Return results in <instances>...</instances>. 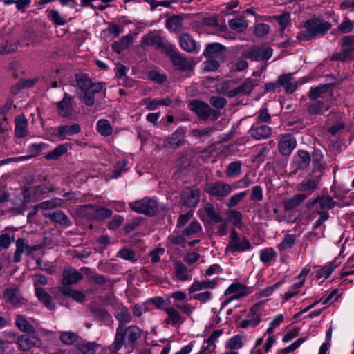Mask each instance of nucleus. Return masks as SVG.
<instances>
[{
  "label": "nucleus",
  "mask_w": 354,
  "mask_h": 354,
  "mask_svg": "<svg viewBox=\"0 0 354 354\" xmlns=\"http://www.w3.org/2000/svg\"><path fill=\"white\" fill-rule=\"evenodd\" d=\"M142 330L136 326H125L119 324L116 328L115 340L112 344L115 352L121 349L123 346L133 348L136 341L141 337Z\"/></svg>",
  "instance_id": "1"
},
{
  "label": "nucleus",
  "mask_w": 354,
  "mask_h": 354,
  "mask_svg": "<svg viewBox=\"0 0 354 354\" xmlns=\"http://www.w3.org/2000/svg\"><path fill=\"white\" fill-rule=\"evenodd\" d=\"M305 31H300L297 35V39L307 41L311 37L324 35L330 28V24L320 18H313L304 25Z\"/></svg>",
  "instance_id": "2"
},
{
  "label": "nucleus",
  "mask_w": 354,
  "mask_h": 354,
  "mask_svg": "<svg viewBox=\"0 0 354 354\" xmlns=\"http://www.w3.org/2000/svg\"><path fill=\"white\" fill-rule=\"evenodd\" d=\"M129 205L135 212L147 216H153L158 208L157 201L147 197L129 203Z\"/></svg>",
  "instance_id": "3"
},
{
  "label": "nucleus",
  "mask_w": 354,
  "mask_h": 354,
  "mask_svg": "<svg viewBox=\"0 0 354 354\" xmlns=\"http://www.w3.org/2000/svg\"><path fill=\"white\" fill-rule=\"evenodd\" d=\"M340 44L341 50L335 53L332 59L344 62L354 58V36L345 37Z\"/></svg>",
  "instance_id": "4"
},
{
  "label": "nucleus",
  "mask_w": 354,
  "mask_h": 354,
  "mask_svg": "<svg viewBox=\"0 0 354 354\" xmlns=\"http://www.w3.org/2000/svg\"><path fill=\"white\" fill-rule=\"evenodd\" d=\"M204 189L207 193L218 199L227 196L232 191V187L229 184L222 181L207 183Z\"/></svg>",
  "instance_id": "5"
},
{
  "label": "nucleus",
  "mask_w": 354,
  "mask_h": 354,
  "mask_svg": "<svg viewBox=\"0 0 354 354\" xmlns=\"http://www.w3.org/2000/svg\"><path fill=\"white\" fill-rule=\"evenodd\" d=\"M16 344L20 351L27 352L33 348H40L42 342L35 335H21L17 337Z\"/></svg>",
  "instance_id": "6"
},
{
  "label": "nucleus",
  "mask_w": 354,
  "mask_h": 354,
  "mask_svg": "<svg viewBox=\"0 0 354 354\" xmlns=\"http://www.w3.org/2000/svg\"><path fill=\"white\" fill-rule=\"evenodd\" d=\"M198 215L204 223L208 224L223 221V218L215 212L214 206L209 203L205 204L203 208L198 211Z\"/></svg>",
  "instance_id": "7"
},
{
  "label": "nucleus",
  "mask_w": 354,
  "mask_h": 354,
  "mask_svg": "<svg viewBox=\"0 0 354 354\" xmlns=\"http://www.w3.org/2000/svg\"><path fill=\"white\" fill-rule=\"evenodd\" d=\"M272 48L268 46H255L248 53V57L256 62L266 61L272 57Z\"/></svg>",
  "instance_id": "8"
},
{
  "label": "nucleus",
  "mask_w": 354,
  "mask_h": 354,
  "mask_svg": "<svg viewBox=\"0 0 354 354\" xmlns=\"http://www.w3.org/2000/svg\"><path fill=\"white\" fill-rule=\"evenodd\" d=\"M256 85L257 82L254 79L250 77L247 78L240 86L234 89L230 90L227 92V95L230 97H232L239 95H243L249 94Z\"/></svg>",
  "instance_id": "9"
},
{
  "label": "nucleus",
  "mask_w": 354,
  "mask_h": 354,
  "mask_svg": "<svg viewBox=\"0 0 354 354\" xmlns=\"http://www.w3.org/2000/svg\"><path fill=\"white\" fill-rule=\"evenodd\" d=\"M3 297L6 303L15 307H19L25 303L24 299L17 288H6L3 292Z\"/></svg>",
  "instance_id": "10"
},
{
  "label": "nucleus",
  "mask_w": 354,
  "mask_h": 354,
  "mask_svg": "<svg viewBox=\"0 0 354 354\" xmlns=\"http://www.w3.org/2000/svg\"><path fill=\"white\" fill-rule=\"evenodd\" d=\"M142 45L151 46L156 48H165L168 50V45L170 44L165 43L163 38L156 33H149L145 35L142 38Z\"/></svg>",
  "instance_id": "11"
},
{
  "label": "nucleus",
  "mask_w": 354,
  "mask_h": 354,
  "mask_svg": "<svg viewBox=\"0 0 354 354\" xmlns=\"http://www.w3.org/2000/svg\"><path fill=\"white\" fill-rule=\"evenodd\" d=\"M181 199L185 205L190 207H195L199 201L198 189L194 187L187 188L183 192Z\"/></svg>",
  "instance_id": "12"
},
{
  "label": "nucleus",
  "mask_w": 354,
  "mask_h": 354,
  "mask_svg": "<svg viewBox=\"0 0 354 354\" xmlns=\"http://www.w3.org/2000/svg\"><path fill=\"white\" fill-rule=\"evenodd\" d=\"M167 46V53L169 54L170 59L174 66L180 70H186L190 67V63L179 53L174 51L171 45Z\"/></svg>",
  "instance_id": "13"
},
{
  "label": "nucleus",
  "mask_w": 354,
  "mask_h": 354,
  "mask_svg": "<svg viewBox=\"0 0 354 354\" xmlns=\"http://www.w3.org/2000/svg\"><path fill=\"white\" fill-rule=\"evenodd\" d=\"M189 108L201 119H207L210 115L211 110L209 105L203 102L192 100L189 103Z\"/></svg>",
  "instance_id": "14"
},
{
  "label": "nucleus",
  "mask_w": 354,
  "mask_h": 354,
  "mask_svg": "<svg viewBox=\"0 0 354 354\" xmlns=\"http://www.w3.org/2000/svg\"><path fill=\"white\" fill-rule=\"evenodd\" d=\"M336 205V202L329 196H322L317 197L311 203V205L316 210L326 212L334 207Z\"/></svg>",
  "instance_id": "15"
},
{
  "label": "nucleus",
  "mask_w": 354,
  "mask_h": 354,
  "mask_svg": "<svg viewBox=\"0 0 354 354\" xmlns=\"http://www.w3.org/2000/svg\"><path fill=\"white\" fill-rule=\"evenodd\" d=\"M225 47L219 43H212L207 46L203 55L207 58L222 59L224 57Z\"/></svg>",
  "instance_id": "16"
},
{
  "label": "nucleus",
  "mask_w": 354,
  "mask_h": 354,
  "mask_svg": "<svg viewBox=\"0 0 354 354\" xmlns=\"http://www.w3.org/2000/svg\"><path fill=\"white\" fill-rule=\"evenodd\" d=\"M45 192L46 189L41 186L25 189L23 193V209L27 207V204L29 202L37 200L39 195Z\"/></svg>",
  "instance_id": "17"
},
{
  "label": "nucleus",
  "mask_w": 354,
  "mask_h": 354,
  "mask_svg": "<svg viewBox=\"0 0 354 354\" xmlns=\"http://www.w3.org/2000/svg\"><path fill=\"white\" fill-rule=\"evenodd\" d=\"M296 140L288 135L283 136L278 145L280 153L283 156H288L296 147Z\"/></svg>",
  "instance_id": "18"
},
{
  "label": "nucleus",
  "mask_w": 354,
  "mask_h": 354,
  "mask_svg": "<svg viewBox=\"0 0 354 354\" xmlns=\"http://www.w3.org/2000/svg\"><path fill=\"white\" fill-rule=\"evenodd\" d=\"M17 230L12 228H6L1 232L0 235V243H25L24 239L16 234Z\"/></svg>",
  "instance_id": "19"
},
{
  "label": "nucleus",
  "mask_w": 354,
  "mask_h": 354,
  "mask_svg": "<svg viewBox=\"0 0 354 354\" xmlns=\"http://www.w3.org/2000/svg\"><path fill=\"white\" fill-rule=\"evenodd\" d=\"M83 279L82 273L75 269L64 270L62 272V285L68 286L71 284L77 283Z\"/></svg>",
  "instance_id": "20"
},
{
  "label": "nucleus",
  "mask_w": 354,
  "mask_h": 354,
  "mask_svg": "<svg viewBox=\"0 0 354 354\" xmlns=\"http://www.w3.org/2000/svg\"><path fill=\"white\" fill-rule=\"evenodd\" d=\"M272 133V129L267 125L253 124L250 129V133L252 137L257 140H263L268 138Z\"/></svg>",
  "instance_id": "21"
},
{
  "label": "nucleus",
  "mask_w": 354,
  "mask_h": 354,
  "mask_svg": "<svg viewBox=\"0 0 354 354\" xmlns=\"http://www.w3.org/2000/svg\"><path fill=\"white\" fill-rule=\"evenodd\" d=\"M42 215L64 227H68L71 225L68 216L62 211L44 212Z\"/></svg>",
  "instance_id": "22"
},
{
  "label": "nucleus",
  "mask_w": 354,
  "mask_h": 354,
  "mask_svg": "<svg viewBox=\"0 0 354 354\" xmlns=\"http://www.w3.org/2000/svg\"><path fill=\"white\" fill-rule=\"evenodd\" d=\"M179 43L182 49L187 52L192 53L196 50V42L189 34H182L179 37Z\"/></svg>",
  "instance_id": "23"
},
{
  "label": "nucleus",
  "mask_w": 354,
  "mask_h": 354,
  "mask_svg": "<svg viewBox=\"0 0 354 354\" xmlns=\"http://www.w3.org/2000/svg\"><path fill=\"white\" fill-rule=\"evenodd\" d=\"M80 130V126L77 124L60 126L57 129L61 140L69 139L70 136L78 133Z\"/></svg>",
  "instance_id": "24"
},
{
  "label": "nucleus",
  "mask_w": 354,
  "mask_h": 354,
  "mask_svg": "<svg viewBox=\"0 0 354 354\" xmlns=\"http://www.w3.org/2000/svg\"><path fill=\"white\" fill-rule=\"evenodd\" d=\"M59 290L63 294L64 296L71 297L73 299L80 303L84 302L86 298V295L84 292L75 290L70 286H61L59 287Z\"/></svg>",
  "instance_id": "25"
},
{
  "label": "nucleus",
  "mask_w": 354,
  "mask_h": 354,
  "mask_svg": "<svg viewBox=\"0 0 354 354\" xmlns=\"http://www.w3.org/2000/svg\"><path fill=\"white\" fill-rule=\"evenodd\" d=\"M71 97L66 93L62 101L57 103L58 112L62 117H68L72 113Z\"/></svg>",
  "instance_id": "26"
},
{
  "label": "nucleus",
  "mask_w": 354,
  "mask_h": 354,
  "mask_svg": "<svg viewBox=\"0 0 354 354\" xmlns=\"http://www.w3.org/2000/svg\"><path fill=\"white\" fill-rule=\"evenodd\" d=\"M35 295L38 299L41 301L49 310L55 309V304L52 297L42 288L35 287Z\"/></svg>",
  "instance_id": "27"
},
{
  "label": "nucleus",
  "mask_w": 354,
  "mask_h": 354,
  "mask_svg": "<svg viewBox=\"0 0 354 354\" xmlns=\"http://www.w3.org/2000/svg\"><path fill=\"white\" fill-rule=\"evenodd\" d=\"M28 120L24 115H21L15 118V134L19 138H23L27 135Z\"/></svg>",
  "instance_id": "28"
},
{
  "label": "nucleus",
  "mask_w": 354,
  "mask_h": 354,
  "mask_svg": "<svg viewBox=\"0 0 354 354\" xmlns=\"http://www.w3.org/2000/svg\"><path fill=\"white\" fill-rule=\"evenodd\" d=\"M330 86L328 85H323L312 89L309 94V97L311 100H315L318 98L325 99L330 97Z\"/></svg>",
  "instance_id": "29"
},
{
  "label": "nucleus",
  "mask_w": 354,
  "mask_h": 354,
  "mask_svg": "<svg viewBox=\"0 0 354 354\" xmlns=\"http://www.w3.org/2000/svg\"><path fill=\"white\" fill-rule=\"evenodd\" d=\"M217 283V279H214L212 281H197L194 280L192 285L188 288V291L189 293H192L196 291H199L203 289H207L209 288H214Z\"/></svg>",
  "instance_id": "30"
},
{
  "label": "nucleus",
  "mask_w": 354,
  "mask_h": 354,
  "mask_svg": "<svg viewBox=\"0 0 354 354\" xmlns=\"http://www.w3.org/2000/svg\"><path fill=\"white\" fill-rule=\"evenodd\" d=\"M16 326L22 332L34 334L35 329L32 324H30L24 316L17 315L15 319Z\"/></svg>",
  "instance_id": "31"
},
{
  "label": "nucleus",
  "mask_w": 354,
  "mask_h": 354,
  "mask_svg": "<svg viewBox=\"0 0 354 354\" xmlns=\"http://www.w3.org/2000/svg\"><path fill=\"white\" fill-rule=\"evenodd\" d=\"M246 288V286L241 283H234L227 288L225 291V295H230L231 294H234V298L238 299L247 295V292H245Z\"/></svg>",
  "instance_id": "32"
},
{
  "label": "nucleus",
  "mask_w": 354,
  "mask_h": 354,
  "mask_svg": "<svg viewBox=\"0 0 354 354\" xmlns=\"http://www.w3.org/2000/svg\"><path fill=\"white\" fill-rule=\"evenodd\" d=\"M97 347V344L95 342L80 341L76 344V348L82 354H95Z\"/></svg>",
  "instance_id": "33"
},
{
  "label": "nucleus",
  "mask_w": 354,
  "mask_h": 354,
  "mask_svg": "<svg viewBox=\"0 0 354 354\" xmlns=\"http://www.w3.org/2000/svg\"><path fill=\"white\" fill-rule=\"evenodd\" d=\"M183 19L178 15L172 16L167 19L166 28L172 32H179L182 30Z\"/></svg>",
  "instance_id": "34"
},
{
  "label": "nucleus",
  "mask_w": 354,
  "mask_h": 354,
  "mask_svg": "<svg viewBox=\"0 0 354 354\" xmlns=\"http://www.w3.org/2000/svg\"><path fill=\"white\" fill-rule=\"evenodd\" d=\"M176 276L180 281H186L191 278L187 268L180 261L174 263Z\"/></svg>",
  "instance_id": "35"
},
{
  "label": "nucleus",
  "mask_w": 354,
  "mask_h": 354,
  "mask_svg": "<svg viewBox=\"0 0 354 354\" xmlns=\"http://www.w3.org/2000/svg\"><path fill=\"white\" fill-rule=\"evenodd\" d=\"M68 149V144H62L55 148L53 151H50L46 155L45 158L48 160H55L61 157L63 154L66 153Z\"/></svg>",
  "instance_id": "36"
},
{
  "label": "nucleus",
  "mask_w": 354,
  "mask_h": 354,
  "mask_svg": "<svg viewBox=\"0 0 354 354\" xmlns=\"http://www.w3.org/2000/svg\"><path fill=\"white\" fill-rule=\"evenodd\" d=\"M45 144H32L28 147V156H24L17 158L18 160H26L31 157H35L39 155V153L42 151Z\"/></svg>",
  "instance_id": "37"
},
{
  "label": "nucleus",
  "mask_w": 354,
  "mask_h": 354,
  "mask_svg": "<svg viewBox=\"0 0 354 354\" xmlns=\"http://www.w3.org/2000/svg\"><path fill=\"white\" fill-rule=\"evenodd\" d=\"M277 257V252L272 248H267L260 252V259L266 265H269Z\"/></svg>",
  "instance_id": "38"
},
{
  "label": "nucleus",
  "mask_w": 354,
  "mask_h": 354,
  "mask_svg": "<svg viewBox=\"0 0 354 354\" xmlns=\"http://www.w3.org/2000/svg\"><path fill=\"white\" fill-rule=\"evenodd\" d=\"M133 42V37L131 35H127L122 37L119 42H114L112 48L114 51L120 53L124 48H127Z\"/></svg>",
  "instance_id": "39"
},
{
  "label": "nucleus",
  "mask_w": 354,
  "mask_h": 354,
  "mask_svg": "<svg viewBox=\"0 0 354 354\" xmlns=\"http://www.w3.org/2000/svg\"><path fill=\"white\" fill-rule=\"evenodd\" d=\"M292 74H288L280 77L279 82L284 86L286 91L288 93H292L297 86V83L292 82Z\"/></svg>",
  "instance_id": "40"
},
{
  "label": "nucleus",
  "mask_w": 354,
  "mask_h": 354,
  "mask_svg": "<svg viewBox=\"0 0 354 354\" xmlns=\"http://www.w3.org/2000/svg\"><path fill=\"white\" fill-rule=\"evenodd\" d=\"M77 216L88 220H94L93 205H86L79 207L76 211Z\"/></svg>",
  "instance_id": "41"
},
{
  "label": "nucleus",
  "mask_w": 354,
  "mask_h": 354,
  "mask_svg": "<svg viewBox=\"0 0 354 354\" xmlns=\"http://www.w3.org/2000/svg\"><path fill=\"white\" fill-rule=\"evenodd\" d=\"M230 28L238 32H243L248 27L247 22L241 18H234L228 21Z\"/></svg>",
  "instance_id": "42"
},
{
  "label": "nucleus",
  "mask_w": 354,
  "mask_h": 354,
  "mask_svg": "<svg viewBox=\"0 0 354 354\" xmlns=\"http://www.w3.org/2000/svg\"><path fill=\"white\" fill-rule=\"evenodd\" d=\"M92 315L97 319H106L111 317L106 310L99 306H93L89 308Z\"/></svg>",
  "instance_id": "43"
},
{
  "label": "nucleus",
  "mask_w": 354,
  "mask_h": 354,
  "mask_svg": "<svg viewBox=\"0 0 354 354\" xmlns=\"http://www.w3.org/2000/svg\"><path fill=\"white\" fill-rule=\"evenodd\" d=\"M228 221L235 227H240L242 225V214L236 210H230L226 213Z\"/></svg>",
  "instance_id": "44"
},
{
  "label": "nucleus",
  "mask_w": 354,
  "mask_h": 354,
  "mask_svg": "<svg viewBox=\"0 0 354 354\" xmlns=\"http://www.w3.org/2000/svg\"><path fill=\"white\" fill-rule=\"evenodd\" d=\"M97 129L98 132L104 136H108L112 133L113 129L111 124L107 120H100L97 122Z\"/></svg>",
  "instance_id": "45"
},
{
  "label": "nucleus",
  "mask_w": 354,
  "mask_h": 354,
  "mask_svg": "<svg viewBox=\"0 0 354 354\" xmlns=\"http://www.w3.org/2000/svg\"><path fill=\"white\" fill-rule=\"evenodd\" d=\"M328 108L329 104H325L324 102L318 100L310 105L308 111L313 114H319L323 113L324 111L328 110Z\"/></svg>",
  "instance_id": "46"
},
{
  "label": "nucleus",
  "mask_w": 354,
  "mask_h": 354,
  "mask_svg": "<svg viewBox=\"0 0 354 354\" xmlns=\"http://www.w3.org/2000/svg\"><path fill=\"white\" fill-rule=\"evenodd\" d=\"M241 171V163L239 161H235L230 163L226 170V174L229 177H237L240 175Z\"/></svg>",
  "instance_id": "47"
},
{
  "label": "nucleus",
  "mask_w": 354,
  "mask_h": 354,
  "mask_svg": "<svg viewBox=\"0 0 354 354\" xmlns=\"http://www.w3.org/2000/svg\"><path fill=\"white\" fill-rule=\"evenodd\" d=\"M94 220H103L110 217L113 212L111 209L99 207L93 205Z\"/></svg>",
  "instance_id": "48"
},
{
  "label": "nucleus",
  "mask_w": 354,
  "mask_h": 354,
  "mask_svg": "<svg viewBox=\"0 0 354 354\" xmlns=\"http://www.w3.org/2000/svg\"><path fill=\"white\" fill-rule=\"evenodd\" d=\"M78 335L73 332H62L60 334L59 339L61 342L66 345H71L75 342H77Z\"/></svg>",
  "instance_id": "49"
},
{
  "label": "nucleus",
  "mask_w": 354,
  "mask_h": 354,
  "mask_svg": "<svg viewBox=\"0 0 354 354\" xmlns=\"http://www.w3.org/2000/svg\"><path fill=\"white\" fill-rule=\"evenodd\" d=\"M127 162L125 160H122L118 161L114 167V169L112 171L111 175L110 176V178H118L123 172L127 171Z\"/></svg>",
  "instance_id": "50"
},
{
  "label": "nucleus",
  "mask_w": 354,
  "mask_h": 354,
  "mask_svg": "<svg viewBox=\"0 0 354 354\" xmlns=\"http://www.w3.org/2000/svg\"><path fill=\"white\" fill-rule=\"evenodd\" d=\"M115 317L118 322L120 324H123L126 323H129L131 320V315L127 308H122L120 312H118L115 314Z\"/></svg>",
  "instance_id": "51"
},
{
  "label": "nucleus",
  "mask_w": 354,
  "mask_h": 354,
  "mask_svg": "<svg viewBox=\"0 0 354 354\" xmlns=\"http://www.w3.org/2000/svg\"><path fill=\"white\" fill-rule=\"evenodd\" d=\"M62 205V200L61 199H54L51 201H47L41 203L37 207L42 210V213L44 212H49L50 209L60 207Z\"/></svg>",
  "instance_id": "52"
},
{
  "label": "nucleus",
  "mask_w": 354,
  "mask_h": 354,
  "mask_svg": "<svg viewBox=\"0 0 354 354\" xmlns=\"http://www.w3.org/2000/svg\"><path fill=\"white\" fill-rule=\"evenodd\" d=\"M273 18L279 23L281 31L285 30L286 27L290 24V15L288 12H285L279 15L274 16Z\"/></svg>",
  "instance_id": "53"
},
{
  "label": "nucleus",
  "mask_w": 354,
  "mask_h": 354,
  "mask_svg": "<svg viewBox=\"0 0 354 354\" xmlns=\"http://www.w3.org/2000/svg\"><path fill=\"white\" fill-rule=\"evenodd\" d=\"M317 181L313 178H309L306 182L299 184V189L301 192H313L317 187Z\"/></svg>",
  "instance_id": "54"
},
{
  "label": "nucleus",
  "mask_w": 354,
  "mask_h": 354,
  "mask_svg": "<svg viewBox=\"0 0 354 354\" xmlns=\"http://www.w3.org/2000/svg\"><path fill=\"white\" fill-rule=\"evenodd\" d=\"M251 245H227L225 248L226 254H235L236 253L244 252L250 248Z\"/></svg>",
  "instance_id": "55"
},
{
  "label": "nucleus",
  "mask_w": 354,
  "mask_h": 354,
  "mask_svg": "<svg viewBox=\"0 0 354 354\" xmlns=\"http://www.w3.org/2000/svg\"><path fill=\"white\" fill-rule=\"evenodd\" d=\"M49 13V17L55 24L62 26L67 22L66 17L62 16L57 10H50Z\"/></svg>",
  "instance_id": "56"
},
{
  "label": "nucleus",
  "mask_w": 354,
  "mask_h": 354,
  "mask_svg": "<svg viewBox=\"0 0 354 354\" xmlns=\"http://www.w3.org/2000/svg\"><path fill=\"white\" fill-rule=\"evenodd\" d=\"M165 310L173 325L183 322L180 314L176 309L167 308Z\"/></svg>",
  "instance_id": "57"
},
{
  "label": "nucleus",
  "mask_w": 354,
  "mask_h": 354,
  "mask_svg": "<svg viewBox=\"0 0 354 354\" xmlns=\"http://www.w3.org/2000/svg\"><path fill=\"white\" fill-rule=\"evenodd\" d=\"M219 60L216 58H207V60L203 62V68L207 71H215L219 68Z\"/></svg>",
  "instance_id": "58"
},
{
  "label": "nucleus",
  "mask_w": 354,
  "mask_h": 354,
  "mask_svg": "<svg viewBox=\"0 0 354 354\" xmlns=\"http://www.w3.org/2000/svg\"><path fill=\"white\" fill-rule=\"evenodd\" d=\"M201 231V226L197 221H192L183 232L184 236H191Z\"/></svg>",
  "instance_id": "59"
},
{
  "label": "nucleus",
  "mask_w": 354,
  "mask_h": 354,
  "mask_svg": "<svg viewBox=\"0 0 354 354\" xmlns=\"http://www.w3.org/2000/svg\"><path fill=\"white\" fill-rule=\"evenodd\" d=\"M118 256L126 260H129L133 262L136 261L135 252L132 249L127 248L126 247L123 248L119 251Z\"/></svg>",
  "instance_id": "60"
},
{
  "label": "nucleus",
  "mask_w": 354,
  "mask_h": 354,
  "mask_svg": "<svg viewBox=\"0 0 354 354\" xmlns=\"http://www.w3.org/2000/svg\"><path fill=\"white\" fill-rule=\"evenodd\" d=\"M243 342L239 335H235L230 338L227 342V348L231 350H236L241 348Z\"/></svg>",
  "instance_id": "61"
},
{
  "label": "nucleus",
  "mask_w": 354,
  "mask_h": 354,
  "mask_svg": "<svg viewBox=\"0 0 354 354\" xmlns=\"http://www.w3.org/2000/svg\"><path fill=\"white\" fill-rule=\"evenodd\" d=\"M247 195V192H241L232 196L227 204L228 207H233L241 202L243 198Z\"/></svg>",
  "instance_id": "62"
},
{
  "label": "nucleus",
  "mask_w": 354,
  "mask_h": 354,
  "mask_svg": "<svg viewBox=\"0 0 354 354\" xmlns=\"http://www.w3.org/2000/svg\"><path fill=\"white\" fill-rule=\"evenodd\" d=\"M91 82V80L84 75L77 77V86L82 92L88 90Z\"/></svg>",
  "instance_id": "63"
},
{
  "label": "nucleus",
  "mask_w": 354,
  "mask_h": 354,
  "mask_svg": "<svg viewBox=\"0 0 354 354\" xmlns=\"http://www.w3.org/2000/svg\"><path fill=\"white\" fill-rule=\"evenodd\" d=\"M269 31V26L263 23L258 24L254 28V34L259 37H265L268 34Z\"/></svg>",
  "instance_id": "64"
}]
</instances>
